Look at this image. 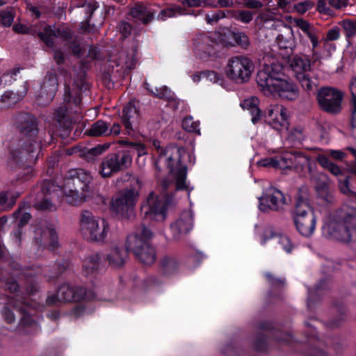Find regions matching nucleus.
I'll return each instance as SVG.
<instances>
[{
    "mask_svg": "<svg viewBox=\"0 0 356 356\" xmlns=\"http://www.w3.org/2000/svg\"><path fill=\"white\" fill-rule=\"evenodd\" d=\"M58 88L57 74L48 72L41 83L40 90L36 95V102L38 105L44 106L54 99Z\"/></svg>",
    "mask_w": 356,
    "mask_h": 356,
    "instance_id": "nucleus-16",
    "label": "nucleus"
},
{
    "mask_svg": "<svg viewBox=\"0 0 356 356\" xmlns=\"http://www.w3.org/2000/svg\"><path fill=\"white\" fill-rule=\"evenodd\" d=\"M161 268L163 274L170 276L177 272L179 263L175 258L165 256L161 259Z\"/></svg>",
    "mask_w": 356,
    "mask_h": 356,
    "instance_id": "nucleus-33",
    "label": "nucleus"
},
{
    "mask_svg": "<svg viewBox=\"0 0 356 356\" xmlns=\"http://www.w3.org/2000/svg\"><path fill=\"white\" fill-rule=\"evenodd\" d=\"M23 302L24 301L17 300L15 296L9 298L6 305L2 309V316L6 323H13L15 321V316L11 307L19 313V307L22 306Z\"/></svg>",
    "mask_w": 356,
    "mask_h": 356,
    "instance_id": "nucleus-30",
    "label": "nucleus"
},
{
    "mask_svg": "<svg viewBox=\"0 0 356 356\" xmlns=\"http://www.w3.org/2000/svg\"><path fill=\"white\" fill-rule=\"evenodd\" d=\"M5 289L10 292H17L19 289V284L14 280H8L5 282Z\"/></svg>",
    "mask_w": 356,
    "mask_h": 356,
    "instance_id": "nucleus-64",
    "label": "nucleus"
},
{
    "mask_svg": "<svg viewBox=\"0 0 356 356\" xmlns=\"http://www.w3.org/2000/svg\"><path fill=\"white\" fill-rule=\"evenodd\" d=\"M267 348V341L264 334H257L255 342L254 348L259 352L264 351Z\"/></svg>",
    "mask_w": 356,
    "mask_h": 356,
    "instance_id": "nucleus-55",
    "label": "nucleus"
},
{
    "mask_svg": "<svg viewBox=\"0 0 356 356\" xmlns=\"http://www.w3.org/2000/svg\"><path fill=\"white\" fill-rule=\"evenodd\" d=\"M19 72V69H13L11 71L4 73L0 78V82L5 83L8 81L10 82L12 79H15L14 76H16L17 73H18Z\"/></svg>",
    "mask_w": 356,
    "mask_h": 356,
    "instance_id": "nucleus-61",
    "label": "nucleus"
},
{
    "mask_svg": "<svg viewBox=\"0 0 356 356\" xmlns=\"http://www.w3.org/2000/svg\"><path fill=\"white\" fill-rule=\"evenodd\" d=\"M138 111L134 102H129L122 111V120L128 132L134 130L138 119Z\"/></svg>",
    "mask_w": 356,
    "mask_h": 356,
    "instance_id": "nucleus-25",
    "label": "nucleus"
},
{
    "mask_svg": "<svg viewBox=\"0 0 356 356\" xmlns=\"http://www.w3.org/2000/svg\"><path fill=\"white\" fill-rule=\"evenodd\" d=\"M276 40L279 48L285 51L286 55H289L292 53L295 44L291 29L287 28L279 33Z\"/></svg>",
    "mask_w": 356,
    "mask_h": 356,
    "instance_id": "nucleus-28",
    "label": "nucleus"
},
{
    "mask_svg": "<svg viewBox=\"0 0 356 356\" xmlns=\"http://www.w3.org/2000/svg\"><path fill=\"white\" fill-rule=\"evenodd\" d=\"M92 179L88 171L82 168L72 169L65 178L62 188L51 180H44L40 190L31 195L33 200L29 203L39 210H53L63 193L69 204L76 205L81 203L89 195Z\"/></svg>",
    "mask_w": 356,
    "mask_h": 356,
    "instance_id": "nucleus-2",
    "label": "nucleus"
},
{
    "mask_svg": "<svg viewBox=\"0 0 356 356\" xmlns=\"http://www.w3.org/2000/svg\"><path fill=\"white\" fill-rule=\"evenodd\" d=\"M152 145L157 153V159L154 161L156 169L161 172L166 168L174 180L162 181L161 197L156 195L153 191L150 192L141 204V212L147 218L163 221L165 219L167 209L174 205L172 192L188 190L186 184L187 168L181 161L185 150L173 145L161 147L159 140H154Z\"/></svg>",
    "mask_w": 356,
    "mask_h": 356,
    "instance_id": "nucleus-1",
    "label": "nucleus"
},
{
    "mask_svg": "<svg viewBox=\"0 0 356 356\" xmlns=\"http://www.w3.org/2000/svg\"><path fill=\"white\" fill-rule=\"evenodd\" d=\"M294 222L298 232L305 237L312 234V220L305 216H296Z\"/></svg>",
    "mask_w": 356,
    "mask_h": 356,
    "instance_id": "nucleus-35",
    "label": "nucleus"
},
{
    "mask_svg": "<svg viewBox=\"0 0 356 356\" xmlns=\"http://www.w3.org/2000/svg\"><path fill=\"white\" fill-rule=\"evenodd\" d=\"M108 147L109 144L98 145L91 148L83 147V149L82 150L83 153L81 155L83 156V158L86 159V160L91 161L94 159L95 156L102 154Z\"/></svg>",
    "mask_w": 356,
    "mask_h": 356,
    "instance_id": "nucleus-37",
    "label": "nucleus"
},
{
    "mask_svg": "<svg viewBox=\"0 0 356 356\" xmlns=\"http://www.w3.org/2000/svg\"><path fill=\"white\" fill-rule=\"evenodd\" d=\"M153 233L145 225L140 226L127 237L125 247L127 251L134 253L141 263L150 265L155 261L156 252L149 243Z\"/></svg>",
    "mask_w": 356,
    "mask_h": 356,
    "instance_id": "nucleus-8",
    "label": "nucleus"
},
{
    "mask_svg": "<svg viewBox=\"0 0 356 356\" xmlns=\"http://www.w3.org/2000/svg\"><path fill=\"white\" fill-rule=\"evenodd\" d=\"M54 268L55 269L54 273L49 275H44L45 277H47L49 280L58 278L65 270L64 266H60L59 264H55Z\"/></svg>",
    "mask_w": 356,
    "mask_h": 356,
    "instance_id": "nucleus-58",
    "label": "nucleus"
},
{
    "mask_svg": "<svg viewBox=\"0 0 356 356\" xmlns=\"http://www.w3.org/2000/svg\"><path fill=\"white\" fill-rule=\"evenodd\" d=\"M289 66L302 87L307 90L312 88L310 79L311 62L307 56H294L289 60Z\"/></svg>",
    "mask_w": 356,
    "mask_h": 356,
    "instance_id": "nucleus-15",
    "label": "nucleus"
},
{
    "mask_svg": "<svg viewBox=\"0 0 356 356\" xmlns=\"http://www.w3.org/2000/svg\"><path fill=\"white\" fill-rule=\"evenodd\" d=\"M19 314L22 316L19 319V325L22 326L31 325L33 320L26 311V305L24 301L22 306L19 307Z\"/></svg>",
    "mask_w": 356,
    "mask_h": 356,
    "instance_id": "nucleus-46",
    "label": "nucleus"
},
{
    "mask_svg": "<svg viewBox=\"0 0 356 356\" xmlns=\"http://www.w3.org/2000/svg\"><path fill=\"white\" fill-rule=\"evenodd\" d=\"M339 187L341 192L350 197H356V193L349 188V181L346 178L343 181H339Z\"/></svg>",
    "mask_w": 356,
    "mask_h": 356,
    "instance_id": "nucleus-54",
    "label": "nucleus"
},
{
    "mask_svg": "<svg viewBox=\"0 0 356 356\" xmlns=\"http://www.w3.org/2000/svg\"><path fill=\"white\" fill-rule=\"evenodd\" d=\"M87 313L86 309L83 305H77L72 308L69 312V316L73 319L76 320L80 317H82Z\"/></svg>",
    "mask_w": 356,
    "mask_h": 356,
    "instance_id": "nucleus-51",
    "label": "nucleus"
},
{
    "mask_svg": "<svg viewBox=\"0 0 356 356\" xmlns=\"http://www.w3.org/2000/svg\"><path fill=\"white\" fill-rule=\"evenodd\" d=\"M252 68V63L248 58L237 56L229 59L225 72L229 79L237 83H243L249 80Z\"/></svg>",
    "mask_w": 356,
    "mask_h": 356,
    "instance_id": "nucleus-13",
    "label": "nucleus"
},
{
    "mask_svg": "<svg viewBox=\"0 0 356 356\" xmlns=\"http://www.w3.org/2000/svg\"><path fill=\"white\" fill-rule=\"evenodd\" d=\"M232 38L235 42L243 49H247L250 45V40L248 35L241 31L232 32Z\"/></svg>",
    "mask_w": 356,
    "mask_h": 356,
    "instance_id": "nucleus-44",
    "label": "nucleus"
},
{
    "mask_svg": "<svg viewBox=\"0 0 356 356\" xmlns=\"http://www.w3.org/2000/svg\"><path fill=\"white\" fill-rule=\"evenodd\" d=\"M108 123L99 120L94 122L90 128L86 131V133L88 136H107L108 133Z\"/></svg>",
    "mask_w": 356,
    "mask_h": 356,
    "instance_id": "nucleus-34",
    "label": "nucleus"
},
{
    "mask_svg": "<svg viewBox=\"0 0 356 356\" xmlns=\"http://www.w3.org/2000/svg\"><path fill=\"white\" fill-rule=\"evenodd\" d=\"M268 115L273 120L275 129H278L282 127L286 129L288 127L289 113L284 106L279 104L269 106Z\"/></svg>",
    "mask_w": 356,
    "mask_h": 356,
    "instance_id": "nucleus-22",
    "label": "nucleus"
},
{
    "mask_svg": "<svg viewBox=\"0 0 356 356\" xmlns=\"http://www.w3.org/2000/svg\"><path fill=\"white\" fill-rule=\"evenodd\" d=\"M259 99L255 97L244 99L241 103V106L243 109L248 110L252 115V122L256 124L260 120L261 117V111L258 107Z\"/></svg>",
    "mask_w": 356,
    "mask_h": 356,
    "instance_id": "nucleus-31",
    "label": "nucleus"
},
{
    "mask_svg": "<svg viewBox=\"0 0 356 356\" xmlns=\"http://www.w3.org/2000/svg\"><path fill=\"white\" fill-rule=\"evenodd\" d=\"M193 227V213L189 211H184L170 225L173 239L180 240L192 230Z\"/></svg>",
    "mask_w": 356,
    "mask_h": 356,
    "instance_id": "nucleus-20",
    "label": "nucleus"
},
{
    "mask_svg": "<svg viewBox=\"0 0 356 356\" xmlns=\"http://www.w3.org/2000/svg\"><path fill=\"white\" fill-rule=\"evenodd\" d=\"M291 156H293L291 153L286 154L282 156H276V168L283 170L294 168L293 159Z\"/></svg>",
    "mask_w": 356,
    "mask_h": 356,
    "instance_id": "nucleus-40",
    "label": "nucleus"
},
{
    "mask_svg": "<svg viewBox=\"0 0 356 356\" xmlns=\"http://www.w3.org/2000/svg\"><path fill=\"white\" fill-rule=\"evenodd\" d=\"M214 42L206 33H200L193 38V49L201 58L210 56L213 53Z\"/></svg>",
    "mask_w": 356,
    "mask_h": 356,
    "instance_id": "nucleus-23",
    "label": "nucleus"
},
{
    "mask_svg": "<svg viewBox=\"0 0 356 356\" xmlns=\"http://www.w3.org/2000/svg\"><path fill=\"white\" fill-rule=\"evenodd\" d=\"M124 181L128 183L120 190L112 200V207L118 215L125 219H131L135 216V207L140 195L141 181L137 177L127 173Z\"/></svg>",
    "mask_w": 356,
    "mask_h": 356,
    "instance_id": "nucleus-7",
    "label": "nucleus"
},
{
    "mask_svg": "<svg viewBox=\"0 0 356 356\" xmlns=\"http://www.w3.org/2000/svg\"><path fill=\"white\" fill-rule=\"evenodd\" d=\"M279 243L286 252L289 253L291 252L293 246L288 236H280Z\"/></svg>",
    "mask_w": 356,
    "mask_h": 356,
    "instance_id": "nucleus-57",
    "label": "nucleus"
},
{
    "mask_svg": "<svg viewBox=\"0 0 356 356\" xmlns=\"http://www.w3.org/2000/svg\"><path fill=\"white\" fill-rule=\"evenodd\" d=\"M132 163V156L129 151H120L105 156L99 166V173L103 178L113 175L129 168Z\"/></svg>",
    "mask_w": 356,
    "mask_h": 356,
    "instance_id": "nucleus-11",
    "label": "nucleus"
},
{
    "mask_svg": "<svg viewBox=\"0 0 356 356\" xmlns=\"http://www.w3.org/2000/svg\"><path fill=\"white\" fill-rule=\"evenodd\" d=\"M127 250H124L120 248L115 247L111 250L110 252L106 254V260L109 265L113 268L122 267L128 257Z\"/></svg>",
    "mask_w": 356,
    "mask_h": 356,
    "instance_id": "nucleus-29",
    "label": "nucleus"
},
{
    "mask_svg": "<svg viewBox=\"0 0 356 356\" xmlns=\"http://www.w3.org/2000/svg\"><path fill=\"white\" fill-rule=\"evenodd\" d=\"M316 191V203L321 207H327L334 201L332 194L330 192V180L327 175L318 173L315 177Z\"/></svg>",
    "mask_w": 356,
    "mask_h": 356,
    "instance_id": "nucleus-19",
    "label": "nucleus"
},
{
    "mask_svg": "<svg viewBox=\"0 0 356 356\" xmlns=\"http://www.w3.org/2000/svg\"><path fill=\"white\" fill-rule=\"evenodd\" d=\"M80 229L83 236L91 241H103L107 236L109 225L106 220L95 217L90 211H83Z\"/></svg>",
    "mask_w": 356,
    "mask_h": 356,
    "instance_id": "nucleus-9",
    "label": "nucleus"
},
{
    "mask_svg": "<svg viewBox=\"0 0 356 356\" xmlns=\"http://www.w3.org/2000/svg\"><path fill=\"white\" fill-rule=\"evenodd\" d=\"M0 207L2 210H10L13 207V201H10L7 192H0Z\"/></svg>",
    "mask_w": 356,
    "mask_h": 356,
    "instance_id": "nucleus-50",
    "label": "nucleus"
},
{
    "mask_svg": "<svg viewBox=\"0 0 356 356\" xmlns=\"http://www.w3.org/2000/svg\"><path fill=\"white\" fill-rule=\"evenodd\" d=\"M342 26L346 37L350 38L356 35V20L343 21Z\"/></svg>",
    "mask_w": 356,
    "mask_h": 356,
    "instance_id": "nucleus-49",
    "label": "nucleus"
},
{
    "mask_svg": "<svg viewBox=\"0 0 356 356\" xmlns=\"http://www.w3.org/2000/svg\"><path fill=\"white\" fill-rule=\"evenodd\" d=\"M316 161L324 168H327L332 175L337 176L341 174L340 168L332 163L327 157L323 155L318 156Z\"/></svg>",
    "mask_w": 356,
    "mask_h": 356,
    "instance_id": "nucleus-39",
    "label": "nucleus"
},
{
    "mask_svg": "<svg viewBox=\"0 0 356 356\" xmlns=\"http://www.w3.org/2000/svg\"><path fill=\"white\" fill-rule=\"evenodd\" d=\"M310 190L307 186H302L298 189L297 202L296 204V216H305L312 211L310 204Z\"/></svg>",
    "mask_w": 356,
    "mask_h": 356,
    "instance_id": "nucleus-24",
    "label": "nucleus"
},
{
    "mask_svg": "<svg viewBox=\"0 0 356 356\" xmlns=\"http://www.w3.org/2000/svg\"><path fill=\"white\" fill-rule=\"evenodd\" d=\"M129 151L131 153L136 152L138 156L146 154L145 147L141 143H131V149ZM131 155L132 156V154Z\"/></svg>",
    "mask_w": 356,
    "mask_h": 356,
    "instance_id": "nucleus-60",
    "label": "nucleus"
},
{
    "mask_svg": "<svg viewBox=\"0 0 356 356\" xmlns=\"http://www.w3.org/2000/svg\"><path fill=\"white\" fill-rule=\"evenodd\" d=\"M356 209L344 207L337 210L327 225L330 236L342 243L356 241Z\"/></svg>",
    "mask_w": 356,
    "mask_h": 356,
    "instance_id": "nucleus-6",
    "label": "nucleus"
},
{
    "mask_svg": "<svg viewBox=\"0 0 356 356\" xmlns=\"http://www.w3.org/2000/svg\"><path fill=\"white\" fill-rule=\"evenodd\" d=\"M266 277L273 287H283L285 284V280L283 278L275 277L270 273H266Z\"/></svg>",
    "mask_w": 356,
    "mask_h": 356,
    "instance_id": "nucleus-53",
    "label": "nucleus"
},
{
    "mask_svg": "<svg viewBox=\"0 0 356 356\" xmlns=\"http://www.w3.org/2000/svg\"><path fill=\"white\" fill-rule=\"evenodd\" d=\"M130 15L136 20L147 24L153 19L155 13L150 7L141 3H136L131 8Z\"/></svg>",
    "mask_w": 356,
    "mask_h": 356,
    "instance_id": "nucleus-26",
    "label": "nucleus"
},
{
    "mask_svg": "<svg viewBox=\"0 0 356 356\" xmlns=\"http://www.w3.org/2000/svg\"><path fill=\"white\" fill-rule=\"evenodd\" d=\"M15 123L21 139L19 147L12 151V159L19 165L30 170L40 156L43 143H49L46 139V132L39 130L37 119L31 114L20 113L15 116Z\"/></svg>",
    "mask_w": 356,
    "mask_h": 356,
    "instance_id": "nucleus-3",
    "label": "nucleus"
},
{
    "mask_svg": "<svg viewBox=\"0 0 356 356\" xmlns=\"http://www.w3.org/2000/svg\"><path fill=\"white\" fill-rule=\"evenodd\" d=\"M15 12L13 8H6L0 11V23L6 27H10L15 18Z\"/></svg>",
    "mask_w": 356,
    "mask_h": 356,
    "instance_id": "nucleus-41",
    "label": "nucleus"
},
{
    "mask_svg": "<svg viewBox=\"0 0 356 356\" xmlns=\"http://www.w3.org/2000/svg\"><path fill=\"white\" fill-rule=\"evenodd\" d=\"M339 38V30L337 28L330 29L327 33V36L323 41V45H325L327 41L336 40Z\"/></svg>",
    "mask_w": 356,
    "mask_h": 356,
    "instance_id": "nucleus-59",
    "label": "nucleus"
},
{
    "mask_svg": "<svg viewBox=\"0 0 356 356\" xmlns=\"http://www.w3.org/2000/svg\"><path fill=\"white\" fill-rule=\"evenodd\" d=\"M33 240L39 247H48L54 250L58 245L57 233L54 227L47 222H41L34 229Z\"/></svg>",
    "mask_w": 356,
    "mask_h": 356,
    "instance_id": "nucleus-17",
    "label": "nucleus"
},
{
    "mask_svg": "<svg viewBox=\"0 0 356 356\" xmlns=\"http://www.w3.org/2000/svg\"><path fill=\"white\" fill-rule=\"evenodd\" d=\"M137 47L131 43L130 47L122 49L117 54L111 56L109 66L113 68L112 73L124 75L127 70L135 67L136 64Z\"/></svg>",
    "mask_w": 356,
    "mask_h": 356,
    "instance_id": "nucleus-14",
    "label": "nucleus"
},
{
    "mask_svg": "<svg viewBox=\"0 0 356 356\" xmlns=\"http://www.w3.org/2000/svg\"><path fill=\"white\" fill-rule=\"evenodd\" d=\"M275 67V65H271L257 72L256 81L262 92L266 96H278L282 99H296L299 95L296 85L281 78V74Z\"/></svg>",
    "mask_w": 356,
    "mask_h": 356,
    "instance_id": "nucleus-5",
    "label": "nucleus"
},
{
    "mask_svg": "<svg viewBox=\"0 0 356 356\" xmlns=\"http://www.w3.org/2000/svg\"><path fill=\"white\" fill-rule=\"evenodd\" d=\"M259 209L262 212L268 211H280L286 204L284 194L279 190L273 188L263 194L259 198Z\"/></svg>",
    "mask_w": 356,
    "mask_h": 356,
    "instance_id": "nucleus-18",
    "label": "nucleus"
},
{
    "mask_svg": "<svg viewBox=\"0 0 356 356\" xmlns=\"http://www.w3.org/2000/svg\"><path fill=\"white\" fill-rule=\"evenodd\" d=\"M351 101V126L356 130V86L352 87Z\"/></svg>",
    "mask_w": 356,
    "mask_h": 356,
    "instance_id": "nucleus-47",
    "label": "nucleus"
},
{
    "mask_svg": "<svg viewBox=\"0 0 356 356\" xmlns=\"http://www.w3.org/2000/svg\"><path fill=\"white\" fill-rule=\"evenodd\" d=\"M234 18L236 20L240 21L243 23H250L253 18V13L250 11L240 10L236 12L234 15Z\"/></svg>",
    "mask_w": 356,
    "mask_h": 356,
    "instance_id": "nucleus-48",
    "label": "nucleus"
},
{
    "mask_svg": "<svg viewBox=\"0 0 356 356\" xmlns=\"http://www.w3.org/2000/svg\"><path fill=\"white\" fill-rule=\"evenodd\" d=\"M343 99V93L331 87L322 88L316 94L320 109L331 115H337L341 111Z\"/></svg>",
    "mask_w": 356,
    "mask_h": 356,
    "instance_id": "nucleus-12",
    "label": "nucleus"
},
{
    "mask_svg": "<svg viewBox=\"0 0 356 356\" xmlns=\"http://www.w3.org/2000/svg\"><path fill=\"white\" fill-rule=\"evenodd\" d=\"M293 166L296 171L302 170L305 167H307L308 170H312L309 158L304 155L301 152H296L293 154Z\"/></svg>",
    "mask_w": 356,
    "mask_h": 356,
    "instance_id": "nucleus-36",
    "label": "nucleus"
},
{
    "mask_svg": "<svg viewBox=\"0 0 356 356\" xmlns=\"http://www.w3.org/2000/svg\"><path fill=\"white\" fill-rule=\"evenodd\" d=\"M89 90L86 72L81 70L73 79L65 81L63 104L55 111L54 118L60 126L67 127L79 119L82 111V93Z\"/></svg>",
    "mask_w": 356,
    "mask_h": 356,
    "instance_id": "nucleus-4",
    "label": "nucleus"
},
{
    "mask_svg": "<svg viewBox=\"0 0 356 356\" xmlns=\"http://www.w3.org/2000/svg\"><path fill=\"white\" fill-rule=\"evenodd\" d=\"M296 26L312 40V31L310 24L303 19H298L296 20Z\"/></svg>",
    "mask_w": 356,
    "mask_h": 356,
    "instance_id": "nucleus-52",
    "label": "nucleus"
},
{
    "mask_svg": "<svg viewBox=\"0 0 356 356\" xmlns=\"http://www.w3.org/2000/svg\"><path fill=\"white\" fill-rule=\"evenodd\" d=\"M28 90L27 83H24L22 91L14 92L13 91H6L0 97V107L2 108H9L19 102L26 94Z\"/></svg>",
    "mask_w": 356,
    "mask_h": 356,
    "instance_id": "nucleus-27",
    "label": "nucleus"
},
{
    "mask_svg": "<svg viewBox=\"0 0 356 356\" xmlns=\"http://www.w3.org/2000/svg\"><path fill=\"white\" fill-rule=\"evenodd\" d=\"M276 157H270L260 161L259 165L263 167H273L276 168Z\"/></svg>",
    "mask_w": 356,
    "mask_h": 356,
    "instance_id": "nucleus-63",
    "label": "nucleus"
},
{
    "mask_svg": "<svg viewBox=\"0 0 356 356\" xmlns=\"http://www.w3.org/2000/svg\"><path fill=\"white\" fill-rule=\"evenodd\" d=\"M199 125V122L194 121L191 116H187L182 120V127L186 131L200 135Z\"/></svg>",
    "mask_w": 356,
    "mask_h": 356,
    "instance_id": "nucleus-43",
    "label": "nucleus"
},
{
    "mask_svg": "<svg viewBox=\"0 0 356 356\" xmlns=\"http://www.w3.org/2000/svg\"><path fill=\"white\" fill-rule=\"evenodd\" d=\"M53 58L57 65H61L65 63V56L60 49H55L53 51Z\"/></svg>",
    "mask_w": 356,
    "mask_h": 356,
    "instance_id": "nucleus-62",
    "label": "nucleus"
},
{
    "mask_svg": "<svg viewBox=\"0 0 356 356\" xmlns=\"http://www.w3.org/2000/svg\"><path fill=\"white\" fill-rule=\"evenodd\" d=\"M323 339L313 331V356H328Z\"/></svg>",
    "mask_w": 356,
    "mask_h": 356,
    "instance_id": "nucleus-38",
    "label": "nucleus"
},
{
    "mask_svg": "<svg viewBox=\"0 0 356 356\" xmlns=\"http://www.w3.org/2000/svg\"><path fill=\"white\" fill-rule=\"evenodd\" d=\"M94 298L95 293L91 290L87 291L82 286L63 283L58 288L55 294L47 297L46 302L48 305L52 306L57 305L60 302H70L83 300H90Z\"/></svg>",
    "mask_w": 356,
    "mask_h": 356,
    "instance_id": "nucleus-10",
    "label": "nucleus"
},
{
    "mask_svg": "<svg viewBox=\"0 0 356 356\" xmlns=\"http://www.w3.org/2000/svg\"><path fill=\"white\" fill-rule=\"evenodd\" d=\"M100 257L98 254H93L85 258L83 262V274L85 276L94 275L99 266Z\"/></svg>",
    "mask_w": 356,
    "mask_h": 356,
    "instance_id": "nucleus-32",
    "label": "nucleus"
},
{
    "mask_svg": "<svg viewBox=\"0 0 356 356\" xmlns=\"http://www.w3.org/2000/svg\"><path fill=\"white\" fill-rule=\"evenodd\" d=\"M38 36L48 47L54 46V38H61L67 40L72 38L71 31L68 29L56 28L55 26H45Z\"/></svg>",
    "mask_w": 356,
    "mask_h": 356,
    "instance_id": "nucleus-21",
    "label": "nucleus"
},
{
    "mask_svg": "<svg viewBox=\"0 0 356 356\" xmlns=\"http://www.w3.org/2000/svg\"><path fill=\"white\" fill-rule=\"evenodd\" d=\"M335 307H336V309H337V312H339V316L337 318L332 319L329 322V326L331 328H335V327H339V325H341V323L345 320L346 309H345V307L343 306V305H342V304L340 305H336Z\"/></svg>",
    "mask_w": 356,
    "mask_h": 356,
    "instance_id": "nucleus-45",
    "label": "nucleus"
},
{
    "mask_svg": "<svg viewBox=\"0 0 356 356\" xmlns=\"http://www.w3.org/2000/svg\"><path fill=\"white\" fill-rule=\"evenodd\" d=\"M118 29L120 33L124 38L129 35L132 31V27L130 24L126 22H121L119 24Z\"/></svg>",
    "mask_w": 356,
    "mask_h": 356,
    "instance_id": "nucleus-56",
    "label": "nucleus"
},
{
    "mask_svg": "<svg viewBox=\"0 0 356 356\" xmlns=\"http://www.w3.org/2000/svg\"><path fill=\"white\" fill-rule=\"evenodd\" d=\"M152 94L160 99H164L168 101H172L174 99V95L171 90L166 86L161 88H155L154 90H151Z\"/></svg>",
    "mask_w": 356,
    "mask_h": 356,
    "instance_id": "nucleus-42",
    "label": "nucleus"
}]
</instances>
